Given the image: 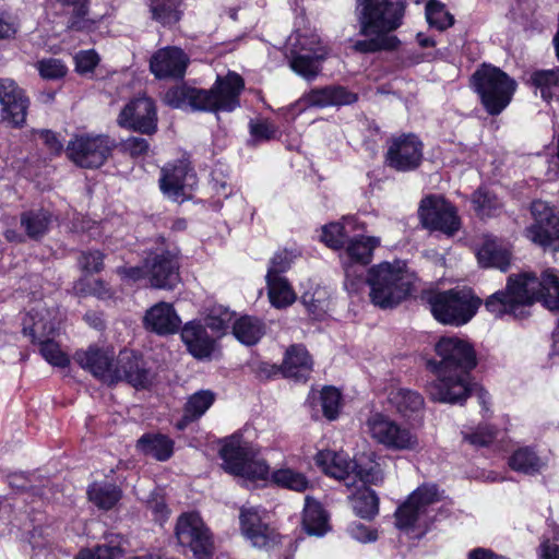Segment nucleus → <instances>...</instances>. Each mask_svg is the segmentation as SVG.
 Instances as JSON below:
<instances>
[{"label": "nucleus", "instance_id": "obj_62", "mask_svg": "<svg viewBox=\"0 0 559 559\" xmlns=\"http://www.w3.org/2000/svg\"><path fill=\"white\" fill-rule=\"evenodd\" d=\"M466 440L475 448H483L489 442V432L486 428H480L466 436Z\"/></svg>", "mask_w": 559, "mask_h": 559}, {"label": "nucleus", "instance_id": "obj_57", "mask_svg": "<svg viewBox=\"0 0 559 559\" xmlns=\"http://www.w3.org/2000/svg\"><path fill=\"white\" fill-rule=\"evenodd\" d=\"M104 254L99 251L82 252L79 264L83 271L97 273L103 269Z\"/></svg>", "mask_w": 559, "mask_h": 559}, {"label": "nucleus", "instance_id": "obj_10", "mask_svg": "<svg viewBox=\"0 0 559 559\" xmlns=\"http://www.w3.org/2000/svg\"><path fill=\"white\" fill-rule=\"evenodd\" d=\"M441 499L436 485H424L413 491L407 500L395 511V525L409 532L415 528L425 532L428 527V509Z\"/></svg>", "mask_w": 559, "mask_h": 559}, {"label": "nucleus", "instance_id": "obj_45", "mask_svg": "<svg viewBox=\"0 0 559 559\" xmlns=\"http://www.w3.org/2000/svg\"><path fill=\"white\" fill-rule=\"evenodd\" d=\"M273 481L284 488L305 491L309 487L306 476L292 468H280L272 474Z\"/></svg>", "mask_w": 559, "mask_h": 559}, {"label": "nucleus", "instance_id": "obj_7", "mask_svg": "<svg viewBox=\"0 0 559 559\" xmlns=\"http://www.w3.org/2000/svg\"><path fill=\"white\" fill-rule=\"evenodd\" d=\"M221 456L224 469L243 480H264L269 475L267 464L257 459L255 449L241 435H233L225 440Z\"/></svg>", "mask_w": 559, "mask_h": 559}, {"label": "nucleus", "instance_id": "obj_33", "mask_svg": "<svg viewBox=\"0 0 559 559\" xmlns=\"http://www.w3.org/2000/svg\"><path fill=\"white\" fill-rule=\"evenodd\" d=\"M302 528L308 535L323 536L329 530V516L322 504L307 496L302 512Z\"/></svg>", "mask_w": 559, "mask_h": 559}, {"label": "nucleus", "instance_id": "obj_22", "mask_svg": "<svg viewBox=\"0 0 559 559\" xmlns=\"http://www.w3.org/2000/svg\"><path fill=\"white\" fill-rule=\"evenodd\" d=\"M111 378L109 384L124 380L136 389H144L151 383L150 372L144 367L142 359L129 350L120 352L115 361Z\"/></svg>", "mask_w": 559, "mask_h": 559}, {"label": "nucleus", "instance_id": "obj_54", "mask_svg": "<svg viewBox=\"0 0 559 559\" xmlns=\"http://www.w3.org/2000/svg\"><path fill=\"white\" fill-rule=\"evenodd\" d=\"M512 261V252L509 249L500 248L491 237L490 265L506 273L509 271Z\"/></svg>", "mask_w": 559, "mask_h": 559}, {"label": "nucleus", "instance_id": "obj_15", "mask_svg": "<svg viewBox=\"0 0 559 559\" xmlns=\"http://www.w3.org/2000/svg\"><path fill=\"white\" fill-rule=\"evenodd\" d=\"M418 215L421 224L432 230L453 235L460 228V219L455 209L439 195H429L423 199Z\"/></svg>", "mask_w": 559, "mask_h": 559}, {"label": "nucleus", "instance_id": "obj_8", "mask_svg": "<svg viewBox=\"0 0 559 559\" xmlns=\"http://www.w3.org/2000/svg\"><path fill=\"white\" fill-rule=\"evenodd\" d=\"M366 432L377 443L391 451H418V436L389 415L373 413L366 420Z\"/></svg>", "mask_w": 559, "mask_h": 559}, {"label": "nucleus", "instance_id": "obj_40", "mask_svg": "<svg viewBox=\"0 0 559 559\" xmlns=\"http://www.w3.org/2000/svg\"><path fill=\"white\" fill-rule=\"evenodd\" d=\"M138 449L158 461L168 460L174 450V442L164 435H143L138 440Z\"/></svg>", "mask_w": 559, "mask_h": 559}, {"label": "nucleus", "instance_id": "obj_16", "mask_svg": "<svg viewBox=\"0 0 559 559\" xmlns=\"http://www.w3.org/2000/svg\"><path fill=\"white\" fill-rule=\"evenodd\" d=\"M423 159V143L414 134L393 136L388 142L386 164L397 171L416 169Z\"/></svg>", "mask_w": 559, "mask_h": 559}, {"label": "nucleus", "instance_id": "obj_37", "mask_svg": "<svg viewBox=\"0 0 559 559\" xmlns=\"http://www.w3.org/2000/svg\"><path fill=\"white\" fill-rule=\"evenodd\" d=\"M52 223V214L45 209H33L21 214V226L31 239H39Z\"/></svg>", "mask_w": 559, "mask_h": 559}, {"label": "nucleus", "instance_id": "obj_48", "mask_svg": "<svg viewBox=\"0 0 559 559\" xmlns=\"http://www.w3.org/2000/svg\"><path fill=\"white\" fill-rule=\"evenodd\" d=\"M124 551L119 543L104 544L95 547L94 550L83 549L75 559H123Z\"/></svg>", "mask_w": 559, "mask_h": 559}, {"label": "nucleus", "instance_id": "obj_11", "mask_svg": "<svg viewBox=\"0 0 559 559\" xmlns=\"http://www.w3.org/2000/svg\"><path fill=\"white\" fill-rule=\"evenodd\" d=\"M28 317L33 323L28 325V322L25 320L23 332L31 335L33 342L40 344V354L45 360L57 367L68 366L70 362L68 355L50 338L57 330V323L52 319V312L43 308L32 310Z\"/></svg>", "mask_w": 559, "mask_h": 559}, {"label": "nucleus", "instance_id": "obj_1", "mask_svg": "<svg viewBox=\"0 0 559 559\" xmlns=\"http://www.w3.org/2000/svg\"><path fill=\"white\" fill-rule=\"evenodd\" d=\"M535 302L550 312L559 311V270L547 267L538 277L534 272L510 274L503 290L491 294V313L496 319L504 316L525 320Z\"/></svg>", "mask_w": 559, "mask_h": 559}, {"label": "nucleus", "instance_id": "obj_28", "mask_svg": "<svg viewBox=\"0 0 559 559\" xmlns=\"http://www.w3.org/2000/svg\"><path fill=\"white\" fill-rule=\"evenodd\" d=\"M181 320L176 313L173 305L158 302L151 307L144 316V325L159 335H167L177 332Z\"/></svg>", "mask_w": 559, "mask_h": 559}, {"label": "nucleus", "instance_id": "obj_51", "mask_svg": "<svg viewBox=\"0 0 559 559\" xmlns=\"http://www.w3.org/2000/svg\"><path fill=\"white\" fill-rule=\"evenodd\" d=\"M295 258L293 251H277L270 261L266 277H283L282 274L289 270Z\"/></svg>", "mask_w": 559, "mask_h": 559}, {"label": "nucleus", "instance_id": "obj_53", "mask_svg": "<svg viewBox=\"0 0 559 559\" xmlns=\"http://www.w3.org/2000/svg\"><path fill=\"white\" fill-rule=\"evenodd\" d=\"M233 314L228 310H213L205 319L206 329H211L215 336H219L228 329Z\"/></svg>", "mask_w": 559, "mask_h": 559}, {"label": "nucleus", "instance_id": "obj_31", "mask_svg": "<svg viewBox=\"0 0 559 559\" xmlns=\"http://www.w3.org/2000/svg\"><path fill=\"white\" fill-rule=\"evenodd\" d=\"M508 466L513 472L536 476L547 466V462L538 454L535 445H523L510 454Z\"/></svg>", "mask_w": 559, "mask_h": 559}, {"label": "nucleus", "instance_id": "obj_19", "mask_svg": "<svg viewBox=\"0 0 559 559\" xmlns=\"http://www.w3.org/2000/svg\"><path fill=\"white\" fill-rule=\"evenodd\" d=\"M145 269L152 287L173 289L179 283V263L168 250L151 253L145 259Z\"/></svg>", "mask_w": 559, "mask_h": 559}, {"label": "nucleus", "instance_id": "obj_41", "mask_svg": "<svg viewBox=\"0 0 559 559\" xmlns=\"http://www.w3.org/2000/svg\"><path fill=\"white\" fill-rule=\"evenodd\" d=\"M267 296L273 307L287 308L293 305L297 295L285 277H266Z\"/></svg>", "mask_w": 559, "mask_h": 559}, {"label": "nucleus", "instance_id": "obj_26", "mask_svg": "<svg viewBox=\"0 0 559 559\" xmlns=\"http://www.w3.org/2000/svg\"><path fill=\"white\" fill-rule=\"evenodd\" d=\"M516 88L518 83L513 78L491 64V117L500 115L509 106Z\"/></svg>", "mask_w": 559, "mask_h": 559}, {"label": "nucleus", "instance_id": "obj_55", "mask_svg": "<svg viewBox=\"0 0 559 559\" xmlns=\"http://www.w3.org/2000/svg\"><path fill=\"white\" fill-rule=\"evenodd\" d=\"M249 128L255 142L269 141L274 139L277 133L276 127L267 120L250 121Z\"/></svg>", "mask_w": 559, "mask_h": 559}, {"label": "nucleus", "instance_id": "obj_61", "mask_svg": "<svg viewBox=\"0 0 559 559\" xmlns=\"http://www.w3.org/2000/svg\"><path fill=\"white\" fill-rule=\"evenodd\" d=\"M117 273L126 280L130 281H139L140 278H147L145 263L143 266H132V267H119Z\"/></svg>", "mask_w": 559, "mask_h": 559}, {"label": "nucleus", "instance_id": "obj_13", "mask_svg": "<svg viewBox=\"0 0 559 559\" xmlns=\"http://www.w3.org/2000/svg\"><path fill=\"white\" fill-rule=\"evenodd\" d=\"M533 223L526 227V237L544 249L559 251V209L543 200L531 203Z\"/></svg>", "mask_w": 559, "mask_h": 559}, {"label": "nucleus", "instance_id": "obj_44", "mask_svg": "<svg viewBox=\"0 0 559 559\" xmlns=\"http://www.w3.org/2000/svg\"><path fill=\"white\" fill-rule=\"evenodd\" d=\"M150 9L152 17L164 25L174 24L180 19L178 0H152Z\"/></svg>", "mask_w": 559, "mask_h": 559}, {"label": "nucleus", "instance_id": "obj_14", "mask_svg": "<svg viewBox=\"0 0 559 559\" xmlns=\"http://www.w3.org/2000/svg\"><path fill=\"white\" fill-rule=\"evenodd\" d=\"M175 535L181 546L191 549L195 559H213V537L198 513L181 514L176 523Z\"/></svg>", "mask_w": 559, "mask_h": 559}, {"label": "nucleus", "instance_id": "obj_27", "mask_svg": "<svg viewBox=\"0 0 559 559\" xmlns=\"http://www.w3.org/2000/svg\"><path fill=\"white\" fill-rule=\"evenodd\" d=\"M112 356V352L90 347L86 350L76 352L74 358L82 368L109 384V380L112 379V369H115Z\"/></svg>", "mask_w": 559, "mask_h": 559}, {"label": "nucleus", "instance_id": "obj_34", "mask_svg": "<svg viewBox=\"0 0 559 559\" xmlns=\"http://www.w3.org/2000/svg\"><path fill=\"white\" fill-rule=\"evenodd\" d=\"M357 479L360 485L367 484L378 485L383 480V472L379 462L376 461V454L370 452L357 456L353 467V486Z\"/></svg>", "mask_w": 559, "mask_h": 559}, {"label": "nucleus", "instance_id": "obj_12", "mask_svg": "<svg viewBox=\"0 0 559 559\" xmlns=\"http://www.w3.org/2000/svg\"><path fill=\"white\" fill-rule=\"evenodd\" d=\"M115 147V140L108 135L81 134L69 141L66 152L76 166L98 168L106 163Z\"/></svg>", "mask_w": 559, "mask_h": 559}, {"label": "nucleus", "instance_id": "obj_25", "mask_svg": "<svg viewBox=\"0 0 559 559\" xmlns=\"http://www.w3.org/2000/svg\"><path fill=\"white\" fill-rule=\"evenodd\" d=\"M524 84L540 98L550 104L559 100V66L551 69H534L527 73Z\"/></svg>", "mask_w": 559, "mask_h": 559}, {"label": "nucleus", "instance_id": "obj_24", "mask_svg": "<svg viewBox=\"0 0 559 559\" xmlns=\"http://www.w3.org/2000/svg\"><path fill=\"white\" fill-rule=\"evenodd\" d=\"M181 338L189 353L198 359L211 358L216 347L215 336L210 335L201 322L187 323L181 331Z\"/></svg>", "mask_w": 559, "mask_h": 559}, {"label": "nucleus", "instance_id": "obj_56", "mask_svg": "<svg viewBox=\"0 0 559 559\" xmlns=\"http://www.w3.org/2000/svg\"><path fill=\"white\" fill-rule=\"evenodd\" d=\"M75 70L80 74L92 73L99 62V57L94 50H82L74 56Z\"/></svg>", "mask_w": 559, "mask_h": 559}, {"label": "nucleus", "instance_id": "obj_38", "mask_svg": "<svg viewBox=\"0 0 559 559\" xmlns=\"http://www.w3.org/2000/svg\"><path fill=\"white\" fill-rule=\"evenodd\" d=\"M379 246L378 237H354L348 240L345 254L352 263L365 266L371 262L373 250Z\"/></svg>", "mask_w": 559, "mask_h": 559}, {"label": "nucleus", "instance_id": "obj_59", "mask_svg": "<svg viewBox=\"0 0 559 559\" xmlns=\"http://www.w3.org/2000/svg\"><path fill=\"white\" fill-rule=\"evenodd\" d=\"M348 532L353 538L361 543L374 542L378 538L376 531L361 523H353L348 527Z\"/></svg>", "mask_w": 559, "mask_h": 559}, {"label": "nucleus", "instance_id": "obj_32", "mask_svg": "<svg viewBox=\"0 0 559 559\" xmlns=\"http://www.w3.org/2000/svg\"><path fill=\"white\" fill-rule=\"evenodd\" d=\"M388 400L396 413L405 418L417 416L425 407L421 394L408 388L392 389Z\"/></svg>", "mask_w": 559, "mask_h": 559}, {"label": "nucleus", "instance_id": "obj_64", "mask_svg": "<svg viewBox=\"0 0 559 559\" xmlns=\"http://www.w3.org/2000/svg\"><path fill=\"white\" fill-rule=\"evenodd\" d=\"M80 285L81 283L75 286V289L79 292L95 295L100 299L110 297L109 289L100 281H94L93 287L87 290L81 288Z\"/></svg>", "mask_w": 559, "mask_h": 559}, {"label": "nucleus", "instance_id": "obj_43", "mask_svg": "<svg viewBox=\"0 0 559 559\" xmlns=\"http://www.w3.org/2000/svg\"><path fill=\"white\" fill-rule=\"evenodd\" d=\"M263 332L262 322L250 316L239 318L233 325L235 337L245 345L255 344L263 335Z\"/></svg>", "mask_w": 559, "mask_h": 559}, {"label": "nucleus", "instance_id": "obj_49", "mask_svg": "<svg viewBox=\"0 0 559 559\" xmlns=\"http://www.w3.org/2000/svg\"><path fill=\"white\" fill-rule=\"evenodd\" d=\"M40 76L45 80H59L67 75L68 67L56 58H45L36 63Z\"/></svg>", "mask_w": 559, "mask_h": 559}, {"label": "nucleus", "instance_id": "obj_35", "mask_svg": "<svg viewBox=\"0 0 559 559\" xmlns=\"http://www.w3.org/2000/svg\"><path fill=\"white\" fill-rule=\"evenodd\" d=\"M312 368V360L305 347L294 345L287 349L283 370L287 377L304 380Z\"/></svg>", "mask_w": 559, "mask_h": 559}, {"label": "nucleus", "instance_id": "obj_36", "mask_svg": "<svg viewBox=\"0 0 559 559\" xmlns=\"http://www.w3.org/2000/svg\"><path fill=\"white\" fill-rule=\"evenodd\" d=\"M356 515L371 520L379 512V499L373 490L367 486H355V490L348 496Z\"/></svg>", "mask_w": 559, "mask_h": 559}, {"label": "nucleus", "instance_id": "obj_52", "mask_svg": "<svg viewBox=\"0 0 559 559\" xmlns=\"http://www.w3.org/2000/svg\"><path fill=\"white\" fill-rule=\"evenodd\" d=\"M347 235L345 225L332 223L323 227L321 239L332 249H340L344 246Z\"/></svg>", "mask_w": 559, "mask_h": 559}, {"label": "nucleus", "instance_id": "obj_20", "mask_svg": "<svg viewBox=\"0 0 559 559\" xmlns=\"http://www.w3.org/2000/svg\"><path fill=\"white\" fill-rule=\"evenodd\" d=\"M240 528L243 536L257 548H267L275 543L276 535L265 522V512L253 507L240 511Z\"/></svg>", "mask_w": 559, "mask_h": 559}, {"label": "nucleus", "instance_id": "obj_2", "mask_svg": "<svg viewBox=\"0 0 559 559\" xmlns=\"http://www.w3.org/2000/svg\"><path fill=\"white\" fill-rule=\"evenodd\" d=\"M435 350L439 360L430 364L437 376L427 386L430 399L450 404L466 400L472 391L469 372L477 365L473 345L457 336H442Z\"/></svg>", "mask_w": 559, "mask_h": 559}, {"label": "nucleus", "instance_id": "obj_3", "mask_svg": "<svg viewBox=\"0 0 559 559\" xmlns=\"http://www.w3.org/2000/svg\"><path fill=\"white\" fill-rule=\"evenodd\" d=\"M360 34L366 39L355 41L353 48L362 53L393 50L400 40L390 33L402 24L403 0H358Z\"/></svg>", "mask_w": 559, "mask_h": 559}, {"label": "nucleus", "instance_id": "obj_50", "mask_svg": "<svg viewBox=\"0 0 559 559\" xmlns=\"http://www.w3.org/2000/svg\"><path fill=\"white\" fill-rule=\"evenodd\" d=\"M471 86L479 95L484 107L489 109V67L486 63L472 75Z\"/></svg>", "mask_w": 559, "mask_h": 559}, {"label": "nucleus", "instance_id": "obj_47", "mask_svg": "<svg viewBox=\"0 0 559 559\" xmlns=\"http://www.w3.org/2000/svg\"><path fill=\"white\" fill-rule=\"evenodd\" d=\"M320 403L323 415L333 420L338 416L342 406V394L334 386H325L320 392Z\"/></svg>", "mask_w": 559, "mask_h": 559}, {"label": "nucleus", "instance_id": "obj_6", "mask_svg": "<svg viewBox=\"0 0 559 559\" xmlns=\"http://www.w3.org/2000/svg\"><path fill=\"white\" fill-rule=\"evenodd\" d=\"M427 304L433 318L445 325L462 326L469 322L481 305L471 288L430 293Z\"/></svg>", "mask_w": 559, "mask_h": 559}, {"label": "nucleus", "instance_id": "obj_63", "mask_svg": "<svg viewBox=\"0 0 559 559\" xmlns=\"http://www.w3.org/2000/svg\"><path fill=\"white\" fill-rule=\"evenodd\" d=\"M301 302L305 305L307 310L314 316L319 314V312L323 310L322 301L319 298H314V295L309 293H305L301 296Z\"/></svg>", "mask_w": 559, "mask_h": 559}, {"label": "nucleus", "instance_id": "obj_58", "mask_svg": "<svg viewBox=\"0 0 559 559\" xmlns=\"http://www.w3.org/2000/svg\"><path fill=\"white\" fill-rule=\"evenodd\" d=\"M123 152L132 157H140L148 152L150 144L143 138L131 136L122 142Z\"/></svg>", "mask_w": 559, "mask_h": 559}, {"label": "nucleus", "instance_id": "obj_46", "mask_svg": "<svg viewBox=\"0 0 559 559\" xmlns=\"http://www.w3.org/2000/svg\"><path fill=\"white\" fill-rule=\"evenodd\" d=\"M426 19L430 26L443 31L454 23V17L451 15L444 4L437 0H430L426 5Z\"/></svg>", "mask_w": 559, "mask_h": 559}, {"label": "nucleus", "instance_id": "obj_60", "mask_svg": "<svg viewBox=\"0 0 559 559\" xmlns=\"http://www.w3.org/2000/svg\"><path fill=\"white\" fill-rule=\"evenodd\" d=\"M472 203L475 212L481 216H487V207L489 205V192L487 187H480L472 198Z\"/></svg>", "mask_w": 559, "mask_h": 559}, {"label": "nucleus", "instance_id": "obj_29", "mask_svg": "<svg viewBox=\"0 0 559 559\" xmlns=\"http://www.w3.org/2000/svg\"><path fill=\"white\" fill-rule=\"evenodd\" d=\"M314 461L326 475L344 480L348 488L353 486L354 462L347 454L324 450L317 453Z\"/></svg>", "mask_w": 559, "mask_h": 559}, {"label": "nucleus", "instance_id": "obj_18", "mask_svg": "<svg viewBox=\"0 0 559 559\" xmlns=\"http://www.w3.org/2000/svg\"><path fill=\"white\" fill-rule=\"evenodd\" d=\"M120 127L152 134L157 129L156 108L153 100L142 96L128 103L117 119Z\"/></svg>", "mask_w": 559, "mask_h": 559}, {"label": "nucleus", "instance_id": "obj_9", "mask_svg": "<svg viewBox=\"0 0 559 559\" xmlns=\"http://www.w3.org/2000/svg\"><path fill=\"white\" fill-rule=\"evenodd\" d=\"M289 45L292 70L307 80H313L320 72L321 62L329 55L328 48L314 33L296 32L289 37Z\"/></svg>", "mask_w": 559, "mask_h": 559}, {"label": "nucleus", "instance_id": "obj_23", "mask_svg": "<svg viewBox=\"0 0 559 559\" xmlns=\"http://www.w3.org/2000/svg\"><path fill=\"white\" fill-rule=\"evenodd\" d=\"M188 57L182 49L166 47L156 51L150 61L152 73L158 78L180 79L186 72Z\"/></svg>", "mask_w": 559, "mask_h": 559}, {"label": "nucleus", "instance_id": "obj_21", "mask_svg": "<svg viewBox=\"0 0 559 559\" xmlns=\"http://www.w3.org/2000/svg\"><path fill=\"white\" fill-rule=\"evenodd\" d=\"M0 104L2 119L14 127H20L26 119L28 98L11 79L0 80Z\"/></svg>", "mask_w": 559, "mask_h": 559}, {"label": "nucleus", "instance_id": "obj_42", "mask_svg": "<svg viewBox=\"0 0 559 559\" xmlns=\"http://www.w3.org/2000/svg\"><path fill=\"white\" fill-rule=\"evenodd\" d=\"M90 500L99 509L109 510L121 499L120 488L111 483H94L88 488Z\"/></svg>", "mask_w": 559, "mask_h": 559}, {"label": "nucleus", "instance_id": "obj_30", "mask_svg": "<svg viewBox=\"0 0 559 559\" xmlns=\"http://www.w3.org/2000/svg\"><path fill=\"white\" fill-rule=\"evenodd\" d=\"M357 100L355 93L349 92L343 86H328L314 88L305 94L302 102L309 107H329L349 105Z\"/></svg>", "mask_w": 559, "mask_h": 559}, {"label": "nucleus", "instance_id": "obj_5", "mask_svg": "<svg viewBox=\"0 0 559 559\" xmlns=\"http://www.w3.org/2000/svg\"><path fill=\"white\" fill-rule=\"evenodd\" d=\"M414 276L401 261L382 262L369 270L371 302L382 309L393 308L411 293Z\"/></svg>", "mask_w": 559, "mask_h": 559}, {"label": "nucleus", "instance_id": "obj_39", "mask_svg": "<svg viewBox=\"0 0 559 559\" xmlns=\"http://www.w3.org/2000/svg\"><path fill=\"white\" fill-rule=\"evenodd\" d=\"M214 401L215 394L210 390L193 393L185 405V415L177 424V428L183 429L190 421L199 419L212 406Z\"/></svg>", "mask_w": 559, "mask_h": 559}, {"label": "nucleus", "instance_id": "obj_17", "mask_svg": "<svg viewBox=\"0 0 559 559\" xmlns=\"http://www.w3.org/2000/svg\"><path fill=\"white\" fill-rule=\"evenodd\" d=\"M197 185V177L186 160L166 164L160 170L159 188L165 197L178 201Z\"/></svg>", "mask_w": 559, "mask_h": 559}, {"label": "nucleus", "instance_id": "obj_4", "mask_svg": "<svg viewBox=\"0 0 559 559\" xmlns=\"http://www.w3.org/2000/svg\"><path fill=\"white\" fill-rule=\"evenodd\" d=\"M245 88L242 78L236 72L217 76L210 90L180 85L168 90L165 103L174 108L190 107L199 111H233L240 106L239 96Z\"/></svg>", "mask_w": 559, "mask_h": 559}]
</instances>
